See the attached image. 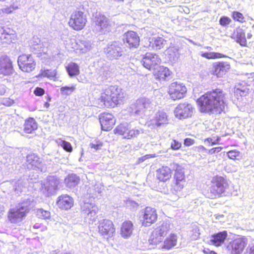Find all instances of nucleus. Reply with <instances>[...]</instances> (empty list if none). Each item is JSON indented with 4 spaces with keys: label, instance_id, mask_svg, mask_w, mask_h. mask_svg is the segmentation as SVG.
Here are the masks:
<instances>
[{
    "label": "nucleus",
    "instance_id": "obj_36",
    "mask_svg": "<svg viewBox=\"0 0 254 254\" xmlns=\"http://www.w3.org/2000/svg\"><path fill=\"white\" fill-rule=\"evenodd\" d=\"M79 178L76 175L69 174L64 179V183L66 186L69 188L75 187L79 183Z\"/></svg>",
    "mask_w": 254,
    "mask_h": 254
},
{
    "label": "nucleus",
    "instance_id": "obj_61",
    "mask_svg": "<svg viewBox=\"0 0 254 254\" xmlns=\"http://www.w3.org/2000/svg\"><path fill=\"white\" fill-rule=\"evenodd\" d=\"M222 147L213 148L209 150V153L210 154H212L215 153H218L220 152L222 150Z\"/></svg>",
    "mask_w": 254,
    "mask_h": 254
},
{
    "label": "nucleus",
    "instance_id": "obj_51",
    "mask_svg": "<svg viewBox=\"0 0 254 254\" xmlns=\"http://www.w3.org/2000/svg\"><path fill=\"white\" fill-rule=\"evenodd\" d=\"M47 45V43L42 42L38 45H35V46L31 47V48L36 52H44L45 47Z\"/></svg>",
    "mask_w": 254,
    "mask_h": 254
},
{
    "label": "nucleus",
    "instance_id": "obj_15",
    "mask_svg": "<svg viewBox=\"0 0 254 254\" xmlns=\"http://www.w3.org/2000/svg\"><path fill=\"white\" fill-rule=\"evenodd\" d=\"M104 52L109 59L113 60L121 57L123 53V50L120 43L114 42L109 44L104 49Z\"/></svg>",
    "mask_w": 254,
    "mask_h": 254
},
{
    "label": "nucleus",
    "instance_id": "obj_64",
    "mask_svg": "<svg viewBox=\"0 0 254 254\" xmlns=\"http://www.w3.org/2000/svg\"><path fill=\"white\" fill-rule=\"evenodd\" d=\"M203 252L205 254H217L215 252L210 250L209 249L204 248Z\"/></svg>",
    "mask_w": 254,
    "mask_h": 254
},
{
    "label": "nucleus",
    "instance_id": "obj_2",
    "mask_svg": "<svg viewBox=\"0 0 254 254\" xmlns=\"http://www.w3.org/2000/svg\"><path fill=\"white\" fill-rule=\"evenodd\" d=\"M125 97L122 89L117 85L108 87L101 96L102 101L107 107H114L121 104Z\"/></svg>",
    "mask_w": 254,
    "mask_h": 254
},
{
    "label": "nucleus",
    "instance_id": "obj_12",
    "mask_svg": "<svg viewBox=\"0 0 254 254\" xmlns=\"http://www.w3.org/2000/svg\"><path fill=\"white\" fill-rule=\"evenodd\" d=\"M150 106V100L146 98H142L136 100V102L130 107V113L136 116H142L144 114L145 109Z\"/></svg>",
    "mask_w": 254,
    "mask_h": 254
},
{
    "label": "nucleus",
    "instance_id": "obj_7",
    "mask_svg": "<svg viewBox=\"0 0 254 254\" xmlns=\"http://www.w3.org/2000/svg\"><path fill=\"white\" fill-rule=\"evenodd\" d=\"M86 22V15L84 12L81 11H75L71 14L68 24L74 30L78 31L84 27Z\"/></svg>",
    "mask_w": 254,
    "mask_h": 254
},
{
    "label": "nucleus",
    "instance_id": "obj_4",
    "mask_svg": "<svg viewBox=\"0 0 254 254\" xmlns=\"http://www.w3.org/2000/svg\"><path fill=\"white\" fill-rule=\"evenodd\" d=\"M32 200L31 199L23 198L18 206L10 209L8 212V218L13 223L20 222L30 209Z\"/></svg>",
    "mask_w": 254,
    "mask_h": 254
},
{
    "label": "nucleus",
    "instance_id": "obj_17",
    "mask_svg": "<svg viewBox=\"0 0 254 254\" xmlns=\"http://www.w3.org/2000/svg\"><path fill=\"white\" fill-rule=\"evenodd\" d=\"M186 92V87L181 83L173 82L169 87V93L174 100L183 98Z\"/></svg>",
    "mask_w": 254,
    "mask_h": 254
},
{
    "label": "nucleus",
    "instance_id": "obj_3",
    "mask_svg": "<svg viewBox=\"0 0 254 254\" xmlns=\"http://www.w3.org/2000/svg\"><path fill=\"white\" fill-rule=\"evenodd\" d=\"M170 167L172 170L175 171L171 191L172 193L179 197L186 184L184 169L181 166L175 163L171 164Z\"/></svg>",
    "mask_w": 254,
    "mask_h": 254
},
{
    "label": "nucleus",
    "instance_id": "obj_53",
    "mask_svg": "<svg viewBox=\"0 0 254 254\" xmlns=\"http://www.w3.org/2000/svg\"><path fill=\"white\" fill-rule=\"evenodd\" d=\"M231 22V19L228 17L223 16L219 20V23L222 26H226L229 25Z\"/></svg>",
    "mask_w": 254,
    "mask_h": 254
},
{
    "label": "nucleus",
    "instance_id": "obj_33",
    "mask_svg": "<svg viewBox=\"0 0 254 254\" xmlns=\"http://www.w3.org/2000/svg\"><path fill=\"white\" fill-rule=\"evenodd\" d=\"M168 121L166 113L163 111H159L155 115L154 124L157 127H160L162 125L167 124Z\"/></svg>",
    "mask_w": 254,
    "mask_h": 254
},
{
    "label": "nucleus",
    "instance_id": "obj_46",
    "mask_svg": "<svg viewBox=\"0 0 254 254\" xmlns=\"http://www.w3.org/2000/svg\"><path fill=\"white\" fill-rule=\"evenodd\" d=\"M37 215L40 218L46 219L50 218L51 214L48 211L44 210L43 209H39L37 211Z\"/></svg>",
    "mask_w": 254,
    "mask_h": 254
},
{
    "label": "nucleus",
    "instance_id": "obj_11",
    "mask_svg": "<svg viewBox=\"0 0 254 254\" xmlns=\"http://www.w3.org/2000/svg\"><path fill=\"white\" fill-rule=\"evenodd\" d=\"M140 218L142 225L145 227L150 226L157 220L156 209L151 207H146L141 212Z\"/></svg>",
    "mask_w": 254,
    "mask_h": 254
},
{
    "label": "nucleus",
    "instance_id": "obj_8",
    "mask_svg": "<svg viewBox=\"0 0 254 254\" xmlns=\"http://www.w3.org/2000/svg\"><path fill=\"white\" fill-rule=\"evenodd\" d=\"M247 244L248 240L246 237L238 238L228 243L226 247V250L230 254H241Z\"/></svg>",
    "mask_w": 254,
    "mask_h": 254
},
{
    "label": "nucleus",
    "instance_id": "obj_6",
    "mask_svg": "<svg viewBox=\"0 0 254 254\" xmlns=\"http://www.w3.org/2000/svg\"><path fill=\"white\" fill-rule=\"evenodd\" d=\"M170 229V224L168 221H163L152 233L149 240L152 245H157L162 242L164 237L169 233Z\"/></svg>",
    "mask_w": 254,
    "mask_h": 254
},
{
    "label": "nucleus",
    "instance_id": "obj_9",
    "mask_svg": "<svg viewBox=\"0 0 254 254\" xmlns=\"http://www.w3.org/2000/svg\"><path fill=\"white\" fill-rule=\"evenodd\" d=\"M17 63L19 68L24 72H31L36 66V62L31 55L22 54L19 56Z\"/></svg>",
    "mask_w": 254,
    "mask_h": 254
},
{
    "label": "nucleus",
    "instance_id": "obj_39",
    "mask_svg": "<svg viewBox=\"0 0 254 254\" xmlns=\"http://www.w3.org/2000/svg\"><path fill=\"white\" fill-rule=\"evenodd\" d=\"M66 70L71 77L78 75L79 73V67L76 64L71 63L66 67Z\"/></svg>",
    "mask_w": 254,
    "mask_h": 254
},
{
    "label": "nucleus",
    "instance_id": "obj_21",
    "mask_svg": "<svg viewBox=\"0 0 254 254\" xmlns=\"http://www.w3.org/2000/svg\"><path fill=\"white\" fill-rule=\"evenodd\" d=\"M13 71L12 62L7 56H2L0 58V74L4 75H9Z\"/></svg>",
    "mask_w": 254,
    "mask_h": 254
},
{
    "label": "nucleus",
    "instance_id": "obj_19",
    "mask_svg": "<svg viewBox=\"0 0 254 254\" xmlns=\"http://www.w3.org/2000/svg\"><path fill=\"white\" fill-rule=\"evenodd\" d=\"M99 121L103 130H110L116 123L114 116L109 113H102L99 115Z\"/></svg>",
    "mask_w": 254,
    "mask_h": 254
},
{
    "label": "nucleus",
    "instance_id": "obj_5",
    "mask_svg": "<svg viewBox=\"0 0 254 254\" xmlns=\"http://www.w3.org/2000/svg\"><path fill=\"white\" fill-rule=\"evenodd\" d=\"M228 184L225 179L222 177L216 176L212 181V185L208 190L206 195L209 198H215L220 196L225 191Z\"/></svg>",
    "mask_w": 254,
    "mask_h": 254
},
{
    "label": "nucleus",
    "instance_id": "obj_31",
    "mask_svg": "<svg viewBox=\"0 0 254 254\" xmlns=\"http://www.w3.org/2000/svg\"><path fill=\"white\" fill-rule=\"evenodd\" d=\"M227 236L226 231L220 232L212 236L211 242L214 245L217 247L220 246L224 243Z\"/></svg>",
    "mask_w": 254,
    "mask_h": 254
},
{
    "label": "nucleus",
    "instance_id": "obj_57",
    "mask_svg": "<svg viewBox=\"0 0 254 254\" xmlns=\"http://www.w3.org/2000/svg\"><path fill=\"white\" fill-rule=\"evenodd\" d=\"M34 94L36 96H42L45 93V90L40 87H36L34 91Z\"/></svg>",
    "mask_w": 254,
    "mask_h": 254
},
{
    "label": "nucleus",
    "instance_id": "obj_63",
    "mask_svg": "<svg viewBox=\"0 0 254 254\" xmlns=\"http://www.w3.org/2000/svg\"><path fill=\"white\" fill-rule=\"evenodd\" d=\"M6 92V87L3 84H0V95H3Z\"/></svg>",
    "mask_w": 254,
    "mask_h": 254
},
{
    "label": "nucleus",
    "instance_id": "obj_25",
    "mask_svg": "<svg viewBox=\"0 0 254 254\" xmlns=\"http://www.w3.org/2000/svg\"><path fill=\"white\" fill-rule=\"evenodd\" d=\"M213 67L214 74L218 77H221L228 71L230 65L227 62H221L214 63Z\"/></svg>",
    "mask_w": 254,
    "mask_h": 254
},
{
    "label": "nucleus",
    "instance_id": "obj_13",
    "mask_svg": "<svg viewBox=\"0 0 254 254\" xmlns=\"http://www.w3.org/2000/svg\"><path fill=\"white\" fill-rule=\"evenodd\" d=\"M59 184L60 181L57 177L49 176L47 178L46 182L42 185V190L46 196L53 194L58 190Z\"/></svg>",
    "mask_w": 254,
    "mask_h": 254
},
{
    "label": "nucleus",
    "instance_id": "obj_62",
    "mask_svg": "<svg viewBox=\"0 0 254 254\" xmlns=\"http://www.w3.org/2000/svg\"><path fill=\"white\" fill-rule=\"evenodd\" d=\"M42 43L41 40L37 37H34L32 40L31 47L35 46V45H38Z\"/></svg>",
    "mask_w": 254,
    "mask_h": 254
},
{
    "label": "nucleus",
    "instance_id": "obj_24",
    "mask_svg": "<svg viewBox=\"0 0 254 254\" xmlns=\"http://www.w3.org/2000/svg\"><path fill=\"white\" fill-rule=\"evenodd\" d=\"M230 37L235 40L236 42L242 46H245L247 44L245 33L244 30L240 27L235 29Z\"/></svg>",
    "mask_w": 254,
    "mask_h": 254
},
{
    "label": "nucleus",
    "instance_id": "obj_48",
    "mask_svg": "<svg viewBox=\"0 0 254 254\" xmlns=\"http://www.w3.org/2000/svg\"><path fill=\"white\" fill-rule=\"evenodd\" d=\"M237 92L239 93L241 96H246L248 93L249 89L246 86H242L241 84H238L237 87Z\"/></svg>",
    "mask_w": 254,
    "mask_h": 254
},
{
    "label": "nucleus",
    "instance_id": "obj_14",
    "mask_svg": "<svg viewBox=\"0 0 254 254\" xmlns=\"http://www.w3.org/2000/svg\"><path fill=\"white\" fill-rule=\"evenodd\" d=\"M194 108L192 106L187 103H180L174 110L175 116L179 119L190 117L193 113Z\"/></svg>",
    "mask_w": 254,
    "mask_h": 254
},
{
    "label": "nucleus",
    "instance_id": "obj_16",
    "mask_svg": "<svg viewBox=\"0 0 254 254\" xmlns=\"http://www.w3.org/2000/svg\"><path fill=\"white\" fill-rule=\"evenodd\" d=\"M98 232L102 236L112 237L115 232V228L112 221L108 219L99 221Z\"/></svg>",
    "mask_w": 254,
    "mask_h": 254
},
{
    "label": "nucleus",
    "instance_id": "obj_1",
    "mask_svg": "<svg viewBox=\"0 0 254 254\" xmlns=\"http://www.w3.org/2000/svg\"><path fill=\"white\" fill-rule=\"evenodd\" d=\"M225 93L220 89H215L207 92L197 100L201 112L212 114H220L225 106Z\"/></svg>",
    "mask_w": 254,
    "mask_h": 254
},
{
    "label": "nucleus",
    "instance_id": "obj_28",
    "mask_svg": "<svg viewBox=\"0 0 254 254\" xmlns=\"http://www.w3.org/2000/svg\"><path fill=\"white\" fill-rule=\"evenodd\" d=\"M170 73L169 69L163 66H159L156 69L155 68L154 71V74L156 78L160 80L168 79L170 76Z\"/></svg>",
    "mask_w": 254,
    "mask_h": 254
},
{
    "label": "nucleus",
    "instance_id": "obj_43",
    "mask_svg": "<svg viewBox=\"0 0 254 254\" xmlns=\"http://www.w3.org/2000/svg\"><path fill=\"white\" fill-rule=\"evenodd\" d=\"M179 49L177 47H170L167 50V54L170 56V59L174 60L175 58H178Z\"/></svg>",
    "mask_w": 254,
    "mask_h": 254
},
{
    "label": "nucleus",
    "instance_id": "obj_32",
    "mask_svg": "<svg viewBox=\"0 0 254 254\" xmlns=\"http://www.w3.org/2000/svg\"><path fill=\"white\" fill-rule=\"evenodd\" d=\"M177 239L178 238L176 235L171 234L165 240L163 244L161 246V248L168 250L171 249L176 246Z\"/></svg>",
    "mask_w": 254,
    "mask_h": 254
},
{
    "label": "nucleus",
    "instance_id": "obj_20",
    "mask_svg": "<svg viewBox=\"0 0 254 254\" xmlns=\"http://www.w3.org/2000/svg\"><path fill=\"white\" fill-rule=\"evenodd\" d=\"M141 62L143 66L149 70L155 69V66L161 63L159 56L154 53H147L143 57Z\"/></svg>",
    "mask_w": 254,
    "mask_h": 254
},
{
    "label": "nucleus",
    "instance_id": "obj_56",
    "mask_svg": "<svg viewBox=\"0 0 254 254\" xmlns=\"http://www.w3.org/2000/svg\"><path fill=\"white\" fill-rule=\"evenodd\" d=\"M181 145V143L176 140H173L171 143V147L173 150L179 149Z\"/></svg>",
    "mask_w": 254,
    "mask_h": 254
},
{
    "label": "nucleus",
    "instance_id": "obj_29",
    "mask_svg": "<svg viewBox=\"0 0 254 254\" xmlns=\"http://www.w3.org/2000/svg\"><path fill=\"white\" fill-rule=\"evenodd\" d=\"M133 230V223L130 221L123 222L121 228V235L124 238L129 237Z\"/></svg>",
    "mask_w": 254,
    "mask_h": 254
},
{
    "label": "nucleus",
    "instance_id": "obj_54",
    "mask_svg": "<svg viewBox=\"0 0 254 254\" xmlns=\"http://www.w3.org/2000/svg\"><path fill=\"white\" fill-rule=\"evenodd\" d=\"M14 103L13 100L9 98H3L0 100V103L6 106H10Z\"/></svg>",
    "mask_w": 254,
    "mask_h": 254
},
{
    "label": "nucleus",
    "instance_id": "obj_47",
    "mask_svg": "<svg viewBox=\"0 0 254 254\" xmlns=\"http://www.w3.org/2000/svg\"><path fill=\"white\" fill-rule=\"evenodd\" d=\"M98 210L99 209L98 207H93V209L92 210L91 212L86 215L87 217L92 222L95 221L97 217V214L98 212Z\"/></svg>",
    "mask_w": 254,
    "mask_h": 254
},
{
    "label": "nucleus",
    "instance_id": "obj_58",
    "mask_svg": "<svg viewBox=\"0 0 254 254\" xmlns=\"http://www.w3.org/2000/svg\"><path fill=\"white\" fill-rule=\"evenodd\" d=\"M245 254H254V244L249 245Z\"/></svg>",
    "mask_w": 254,
    "mask_h": 254
},
{
    "label": "nucleus",
    "instance_id": "obj_45",
    "mask_svg": "<svg viewBox=\"0 0 254 254\" xmlns=\"http://www.w3.org/2000/svg\"><path fill=\"white\" fill-rule=\"evenodd\" d=\"M75 89L74 86H63L61 88L60 91L61 94L63 95L68 96L70 95Z\"/></svg>",
    "mask_w": 254,
    "mask_h": 254
},
{
    "label": "nucleus",
    "instance_id": "obj_26",
    "mask_svg": "<svg viewBox=\"0 0 254 254\" xmlns=\"http://www.w3.org/2000/svg\"><path fill=\"white\" fill-rule=\"evenodd\" d=\"M57 204L60 208L67 210L72 206L73 201V199L69 196L64 195L59 197Z\"/></svg>",
    "mask_w": 254,
    "mask_h": 254
},
{
    "label": "nucleus",
    "instance_id": "obj_52",
    "mask_svg": "<svg viewBox=\"0 0 254 254\" xmlns=\"http://www.w3.org/2000/svg\"><path fill=\"white\" fill-rule=\"evenodd\" d=\"M233 18L234 20L239 21L240 22H244L245 21L244 17L241 13L238 11H234L233 12Z\"/></svg>",
    "mask_w": 254,
    "mask_h": 254
},
{
    "label": "nucleus",
    "instance_id": "obj_22",
    "mask_svg": "<svg viewBox=\"0 0 254 254\" xmlns=\"http://www.w3.org/2000/svg\"><path fill=\"white\" fill-rule=\"evenodd\" d=\"M14 31L7 27L0 28V41L2 44H10L14 40Z\"/></svg>",
    "mask_w": 254,
    "mask_h": 254
},
{
    "label": "nucleus",
    "instance_id": "obj_50",
    "mask_svg": "<svg viewBox=\"0 0 254 254\" xmlns=\"http://www.w3.org/2000/svg\"><path fill=\"white\" fill-rule=\"evenodd\" d=\"M89 146L95 150H98L101 148L103 146V143L100 140H94L90 143Z\"/></svg>",
    "mask_w": 254,
    "mask_h": 254
},
{
    "label": "nucleus",
    "instance_id": "obj_23",
    "mask_svg": "<svg viewBox=\"0 0 254 254\" xmlns=\"http://www.w3.org/2000/svg\"><path fill=\"white\" fill-rule=\"evenodd\" d=\"M139 38L136 33L129 31L126 34L124 43L127 44L130 48H136L139 45Z\"/></svg>",
    "mask_w": 254,
    "mask_h": 254
},
{
    "label": "nucleus",
    "instance_id": "obj_35",
    "mask_svg": "<svg viewBox=\"0 0 254 254\" xmlns=\"http://www.w3.org/2000/svg\"><path fill=\"white\" fill-rule=\"evenodd\" d=\"M37 128V124L32 118L26 120L24 125V131L25 133H30Z\"/></svg>",
    "mask_w": 254,
    "mask_h": 254
},
{
    "label": "nucleus",
    "instance_id": "obj_18",
    "mask_svg": "<svg viewBox=\"0 0 254 254\" xmlns=\"http://www.w3.org/2000/svg\"><path fill=\"white\" fill-rule=\"evenodd\" d=\"M109 25L108 18L100 13H96L93 19V30L96 32H101L107 28Z\"/></svg>",
    "mask_w": 254,
    "mask_h": 254
},
{
    "label": "nucleus",
    "instance_id": "obj_41",
    "mask_svg": "<svg viewBox=\"0 0 254 254\" xmlns=\"http://www.w3.org/2000/svg\"><path fill=\"white\" fill-rule=\"evenodd\" d=\"M26 182V180L20 179L15 182L13 189L14 191L17 193L21 192L22 191V189L25 187Z\"/></svg>",
    "mask_w": 254,
    "mask_h": 254
},
{
    "label": "nucleus",
    "instance_id": "obj_27",
    "mask_svg": "<svg viewBox=\"0 0 254 254\" xmlns=\"http://www.w3.org/2000/svg\"><path fill=\"white\" fill-rule=\"evenodd\" d=\"M71 48L74 49H79L83 53H86L92 48V44L89 41H80L77 43L75 39H70Z\"/></svg>",
    "mask_w": 254,
    "mask_h": 254
},
{
    "label": "nucleus",
    "instance_id": "obj_49",
    "mask_svg": "<svg viewBox=\"0 0 254 254\" xmlns=\"http://www.w3.org/2000/svg\"><path fill=\"white\" fill-rule=\"evenodd\" d=\"M56 70H45L41 73L42 76L48 78H54L56 76Z\"/></svg>",
    "mask_w": 254,
    "mask_h": 254
},
{
    "label": "nucleus",
    "instance_id": "obj_10",
    "mask_svg": "<svg viewBox=\"0 0 254 254\" xmlns=\"http://www.w3.org/2000/svg\"><path fill=\"white\" fill-rule=\"evenodd\" d=\"M26 164L29 170H35L42 172L45 169L42 159L35 153L28 154L26 156Z\"/></svg>",
    "mask_w": 254,
    "mask_h": 254
},
{
    "label": "nucleus",
    "instance_id": "obj_44",
    "mask_svg": "<svg viewBox=\"0 0 254 254\" xmlns=\"http://www.w3.org/2000/svg\"><path fill=\"white\" fill-rule=\"evenodd\" d=\"M202 57L208 59H213L216 58H220L222 57H224L225 56L222 54L218 53H214V52H206L204 53L201 55Z\"/></svg>",
    "mask_w": 254,
    "mask_h": 254
},
{
    "label": "nucleus",
    "instance_id": "obj_38",
    "mask_svg": "<svg viewBox=\"0 0 254 254\" xmlns=\"http://www.w3.org/2000/svg\"><path fill=\"white\" fill-rule=\"evenodd\" d=\"M129 127L130 125L127 123H122L118 126L114 130L116 133L123 135L124 136V137L126 138Z\"/></svg>",
    "mask_w": 254,
    "mask_h": 254
},
{
    "label": "nucleus",
    "instance_id": "obj_59",
    "mask_svg": "<svg viewBox=\"0 0 254 254\" xmlns=\"http://www.w3.org/2000/svg\"><path fill=\"white\" fill-rule=\"evenodd\" d=\"M17 8H14L13 6H10L8 7L3 8L2 10L3 12L6 13H11L14 9Z\"/></svg>",
    "mask_w": 254,
    "mask_h": 254
},
{
    "label": "nucleus",
    "instance_id": "obj_55",
    "mask_svg": "<svg viewBox=\"0 0 254 254\" xmlns=\"http://www.w3.org/2000/svg\"><path fill=\"white\" fill-rule=\"evenodd\" d=\"M228 157L230 159L235 160L237 159L238 157L240 156V152L237 150H231L227 153Z\"/></svg>",
    "mask_w": 254,
    "mask_h": 254
},
{
    "label": "nucleus",
    "instance_id": "obj_40",
    "mask_svg": "<svg viewBox=\"0 0 254 254\" xmlns=\"http://www.w3.org/2000/svg\"><path fill=\"white\" fill-rule=\"evenodd\" d=\"M56 143L63 147V148L68 152H71L72 151V147L71 144L65 140L59 138L56 140Z\"/></svg>",
    "mask_w": 254,
    "mask_h": 254
},
{
    "label": "nucleus",
    "instance_id": "obj_34",
    "mask_svg": "<svg viewBox=\"0 0 254 254\" xmlns=\"http://www.w3.org/2000/svg\"><path fill=\"white\" fill-rule=\"evenodd\" d=\"M149 47L156 50H160L163 48L167 43V41L162 37L153 38L150 39Z\"/></svg>",
    "mask_w": 254,
    "mask_h": 254
},
{
    "label": "nucleus",
    "instance_id": "obj_60",
    "mask_svg": "<svg viewBox=\"0 0 254 254\" xmlns=\"http://www.w3.org/2000/svg\"><path fill=\"white\" fill-rule=\"evenodd\" d=\"M194 143V140L192 139L187 138L184 140V144L186 146H190Z\"/></svg>",
    "mask_w": 254,
    "mask_h": 254
},
{
    "label": "nucleus",
    "instance_id": "obj_37",
    "mask_svg": "<svg viewBox=\"0 0 254 254\" xmlns=\"http://www.w3.org/2000/svg\"><path fill=\"white\" fill-rule=\"evenodd\" d=\"M143 129L139 127L131 128L130 126L128 132L125 138L130 139L133 137H136L140 134L143 133Z\"/></svg>",
    "mask_w": 254,
    "mask_h": 254
},
{
    "label": "nucleus",
    "instance_id": "obj_30",
    "mask_svg": "<svg viewBox=\"0 0 254 254\" xmlns=\"http://www.w3.org/2000/svg\"><path fill=\"white\" fill-rule=\"evenodd\" d=\"M171 167L163 166L157 171V177L160 181L165 182L171 177Z\"/></svg>",
    "mask_w": 254,
    "mask_h": 254
},
{
    "label": "nucleus",
    "instance_id": "obj_42",
    "mask_svg": "<svg viewBox=\"0 0 254 254\" xmlns=\"http://www.w3.org/2000/svg\"><path fill=\"white\" fill-rule=\"evenodd\" d=\"M94 207L97 206L94 203L85 201L82 205L81 209L83 213L86 215L91 212Z\"/></svg>",
    "mask_w": 254,
    "mask_h": 254
}]
</instances>
